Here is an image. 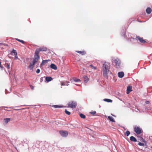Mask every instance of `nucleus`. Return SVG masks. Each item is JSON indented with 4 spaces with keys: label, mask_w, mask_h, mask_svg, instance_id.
Wrapping results in <instances>:
<instances>
[{
    "label": "nucleus",
    "mask_w": 152,
    "mask_h": 152,
    "mask_svg": "<svg viewBox=\"0 0 152 152\" xmlns=\"http://www.w3.org/2000/svg\"><path fill=\"white\" fill-rule=\"evenodd\" d=\"M110 67V64L108 62H105L103 65V75L105 77H107V75L109 73Z\"/></svg>",
    "instance_id": "nucleus-1"
},
{
    "label": "nucleus",
    "mask_w": 152,
    "mask_h": 152,
    "mask_svg": "<svg viewBox=\"0 0 152 152\" xmlns=\"http://www.w3.org/2000/svg\"><path fill=\"white\" fill-rule=\"evenodd\" d=\"M134 129V131L137 134H140L142 132V129L140 127L135 126Z\"/></svg>",
    "instance_id": "nucleus-2"
},
{
    "label": "nucleus",
    "mask_w": 152,
    "mask_h": 152,
    "mask_svg": "<svg viewBox=\"0 0 152 152\" xmlns=\"http://www.w3.org/2000/svg\"><path fill=\"white\" fill-rule=\"evenodd\" d=\"M39 59V54H36V52H35V55L34 56V60L32 62L33 63V64H35L38 61Z\"/></svg>",
    "instance_id": "nucleus-3"
},
{
    "label": "nucleus",
    "mask_w": 152,
    "mask_h": 152,
    "mask_svg": "<svg viewBox=\"0 0 152 152\" xmlns=\"http://www.w3.org/2000/svg\"><path fill=\"white\" fill-rule=\"evenodd\" d=\"M76 105V103L73 101L70 102L68 104V107L72 108L75 107Z\"/></svg>",
    "instance_id": "nucleus-4"
},
{
    "label": "nucleus",
    "mask_w": 152,
    "mask_h": 152,
    "mask_svg": "<svg viewBox=\"0 0 152 152\" xmlns=\"http://www.w3.org/2000/svg\"><path fill=\"white\" fill-rule=\"evenodd\" d=\"M47 50V48L45 47H42L39 49H37L35 51L36 53L37 54H39V52L40 51H46Z\"/></svg>",
    "instance_id": "nucleus-5"
},
{
    "label": "nucleus",
    "mask_w": 152,
    "mask_h": 152,
    "mask_svg": "<svg viewBox=\"0 0 152 152\" xmlns=\"http://www.w3.org/2000/svg\"><path fill=\"white\" fill-rule=\"evenodd\" d=\"M60 133L61 135L63 137H66L68 135V132L67 131H60Z\"/></svg>",
    "instance_id": "nucleus-6"
},
{
    "label": "nucleus",
    "mask_w": 152,
    "mask_h": 152,
    "mask_svg": "<svg viewBox=\"0 0 152 152\" xmlns=\"http://www.w3.org/2000/svg\"><path fill=\"white\" fill-rule=\"evenodd\" d=\"M136 38L138 39L140 42L143 43H145L146 42V41L143 39V38L140 37L139 36H137Z\"/></svg>",
    "instance_id": "nucleus-7"
},
{
    "label": "nucleus",
    "mask_w": 152,
    "mask_h": 152,
    "mask_svg": "<svg viewBox=\"0 0 152 152\" xmlns=\"http://www.w3.org/2000/svg\"><path fill=\"white\" fill-rule=\"evenodd\" d=\"M115 64V66H118L120 65V61L119 59H116L114 60V62Z\"/></svg>",
    "instance_id": "nucleus-8"
},
{
    "label": "nucleus",
    "mask_w": 152,
    "mask_h": 152,
    "mask_svg": "<svg viewBox=\"0 0 152 152\" xmlns=\"http://www.w3.org/2000/svg\"><path fill=\"white\" fill-rule=\"evenodd\" d=\"M132 87L130 86H129L127 88L126 90V93L129 94L130 92L132 91Z\"/></svg>",
    "instance_id": "nucleus-9"
},
{
    "label": "nucleus",
    "mask_w": 152,
    "mask_h": 152,
    "mask_svg": "<svg viewBox=\"0 0 152 152\" xmlns=\"http://www.w3.org/2000/svg\"><path fill=\"white\" fill-rule=\"evenodd\" d=\"M118 75L120 78H122L124 76V73L123 72H119L118 73Z\"/></svg>",
    "instance_id": "nucleus-10"
},
{
    "label": "nucleus",
    "mask_w": 152,
    "mask_h": 152,
    "mask_svg": "<svg viewBox=\"0 0 152 152\" xmlns=\"http://www.w3.org/2000/svg\"><path fill=\"white\" fill-rule=\"evenodd\" d=\"M50 67L52 68L54 70H56L57 69V67L56 66L53 64H51Z\"/></svg>",
    "instance_id": "nucleus-11"
},
{
    "label": "nucleus",
    "mask_w": 152,
    "mask_h": 152,
    "mask_svg": "<svg viewBox=\"0 0 152 152\" xmlns=\"http://www.w3.org/2000/svg\"><path fill=\"white\" fill-rule=\"evenodd\" d=\"M83 78L84 80V81L85 83H87L88 81V77L86 75L83 76Z\"/></svg>",
    "instance_id": "nucleus-12"
},
{
    "label": "nucleus",
    "mask_w": 152,
    "mask_h": 152,
    "mask_svg": "<svg viewBox=\"0 0 152 152\" xmlns=\"http://www.w3.org/2000/svg\"><path fill=\"white\" fill-rule=\"evenodd\" d=\"M130 140L132 142H136L137 140L133 136H132L130 137Z\"/></svg>",
    "instance_id": "nucleus-13"
},
{
    "label": "nucleus",
    "mask_w": 152,
    "mask_h": 152,
    "mask_svg": "<svg viewBox=\"0 0 152 152\" xmlns=\"http://www.w3.org/2000/svg\"><path fill=\"white\" fill-rule=\"evenodd\" d=\"M76 52L77 53L80 54H81L82 55H84L86 54V52L84 50H83L82 51H76Z\"/></svg>",
    "instance_id": "nucleus-14"
},
{
    "label": "nucleus",
    "mask_w": 152,
    "mask_h": 152,
    "mask_svg": "<svg viewBox=\"0 0 152 152\" xmlns=\"http://www.w3.org/2000/svg\"><path fill=\"white\" fill-rule=\"evenodd\" d=\"M151 11H152L151 9L149 7H148L146 9V13L148 14H150L151 12Z\"/></svg>",
    "instance_id": "nucleus-15"
},
{
    "label": "nucleus",
    "mask_w": 152,
    "mask_h": 152,
    "mask_svg": "<svg viewBox=\"0 0 152 152\" xmlns=\"http://www.w3.org/2000/svg\"><path fill=\"white\" fill-rule=\"evenodd\" d=\"M45 80L47 82H49L52 80V78L51 77H45Z\"/></svg>",
    "instance_id": "nucleus-16"
},
{
    "label": "nucleus",
    "mask_w": 152,
    "mask_h": 152,
    "mask_svg": "<svg viewBox=\"0 0 152 152\" xmlns=\"http://www.w3.org/2000/svg\"><path fill=\"white\" fill-rule=\"evenodd\" d=\"M33 63L32 62L30 63L29 66V68L30 70H31L33 69V66L34 65V64H33Z\"/></svg>",
    "instance_id": "nucleus-17"
},
{
    "label": "nucleus",
    "mask_w": 152,
    "mask_h": 152,
    "mask_svg": "<svg viewBox=\"0 0 152 152\" xmlns=\"http://www.w3.org/2000/svg\"><path fill=\"white\" fill-rule=\"evenodd\" d=\"M10 118H4V122L6 124H7L8 122H9L10 121Z\"/></svg>",
    "instance_id": "nucleus-18"
},
{
    "label": "nucleus",
    "mask_w": 152,
    "mask_h": 152,
    "mask_svg": "<svg viewBox=\"0 0 152 152\" xmlns=\"http://www.w3.org/2000/svg\"><path fill=\"white\" fill-rule=\"evenodd\" d=\"M104 101L108 102H112V100L108 99H104Z\"/></svg>",
    "instance_id": "nucleus-19"
},
{
    "label": "nucleus",
    "mask_w": 152,
    "mask_h": 152,
    "mask_svg": "<svg viewBox=\"0 0 152 152\" xmlns=\"http://www.w3.org/2000/svg\"><path fill=\"white\" fill-rule=\"evenodd\" d=\"M108 119L110 120V121H112V122H115V120H114V119L113 118L111 117V116H109L108 117Z\"/></svg>",
    "instance_id": "nucleus-20"
},
{
    "label": "nucleus",
    "mask_w": 152,
    "mask_h": 152,
    "mask_svg": "<svg viewBox=\"0 0 152 152\" xmlns=\"http://www.w3.org/2000/svg\"><path fill=\"white\" fill-rule=\"evenodd\" d=\"M66 83H69V81H66V82L65 83H64L63 82H61V86H65V85H66V86H68V85H67L66 84Z\"/></svg>",
    "instance_id": "nucleus-21"
},
{
    "label": "nucleus",
    "mask_w": 152,
    "mask_h": 152,
    "mask_svg": "<svg viewBox=\"0 0 152 152\" xmlns=\"http://www.w3.org/2000/svg\"><path fill=\"white\" fill-rule=\"evenodd\" d=\"M15 39L18 41L22 43L23 44H24L25 43V42L24 41H23V40H20V39H19L18 38H15Z\"/></svg>",
    "instance_id": "nucleus-22"
},
{
    "label": "nucleus",
    "mask_w": 152,
    "mask_h": 152,
    "mask_svg": "<svg viewBox=\"0 0 152 152\" xmlns=\"http://www.w3.org/2000/svg\"><path fill=\"white\" fill-rule=\"evenodd\" d=\"M52 107H54L55 108H61L62 107L61 106L58 105H53Z\"/></svg>",
    "instance_id": "nucleus-23"
},
{
    "label": "nucleus",
    "mask_w": 152,
    "mask_h": 152,
    "mask_svg": "<svg viewBox=\"0 0 152 152\" xmlns=\"http://www.w3.org/2000/svg\"><path fill=\"white\" fill-rule=\"evenodd\" d=\"M130 134V132L129 131H127L126 132L124 133V134L128 136Z\"/></svg>",
    "instance_id": "nucleus-24"
},
{
    "label": "nucleus",
    "mask_w": 152,
    "mask_h": 152,
    "mask_svg": "<svg viewBox=\"0 0 152 152\" xmlns=\"http://www.w3.org/2000/svg\"><path fill=\"white\" fill-rule=\"evenodd\" d=\"M47 60H43L42 61V62L41 65H42L44 64L45 63H46L47 62Z\"/></svg>",
    "instance_id": "nucleus-25"
},
{
    "label": "nucleus",
    "mask_w": 152,
    "mask_h": 152,
    "mask_svg": "<svg viewBox=\"0 0 152 152\" xmlns=\"http://www.w3.org/2000/svg\"><path fill=\"white\" fill-rule=\"evenodd\" d=\"M80 117L82 118H86L85 115L83 114H80Z\"/></svg>",
    "instance_id": "nucleus-26"
},
{
    "label": "nucleus",
    "mask_w": 152,
    "mask_h": 152,
    "mask_svg": "<svg viewBox=\"0 0 152 152\" xmlns=\"http://www.w3.org/2000/svg\"><path fill=\"white\" fill-rule=\"evenodd\" d=\"M89 66L91 67V68L94 69H96L97 68L96 67L94 66L92 64H91L89 65Z\"/></svg>",
    "instance_id": "nucleus-27"
},
{
    "label": "nucleus",
    "mask_w": 152,
    "mask_h": 152,
    "mask_svg": "<svg viewBox=\"0 0 152 152\" xmlns=\"http://www.w3.org/2000/svg\"><path fill=\"white\" fill-rule=\"evenodd\" d=\"M73 80L74 81L76 82H78L80 81V79H77V78H74Z\"/></svg>",
    "instance_id": "nucleus-28"
},
{
    "label": "nucleus",
    "mask_w": 152,
    "mask_h": 152,
    "mask_svg": "<svg viewBox=\"0 0 152 152\" xmlns=\"http://www.w3.org/2000/svg\"><path fill=\"white\" fill-rule=\"evenodd\" d=\"M65 113L66 114L68 115H70L71 114V113L70 112L68 111L66 109L65 111Z\"/></svg>",
    "instance_id": "nucleus-29"
},
{
    "label": "nucleus",
    "mask_w": 152,
    "mask_h": 152,
    "mask_svg": "<svg viewBox=\"0 0 152 152\" xmlns=\"http://www.w3.org/2000/svg\"><path fill=\"white\" fill-rule=\"evenodd\" d=\"M6 64V66L7 67V69H9L10 68V64L7 63V64Z\"/></svg>",
    "instance_id": "nucleus-30"
},
{
    "label": "nucleus",
    "mask_w": 152,
    "mask_h": 152,
    "mask_svg": "<svg viewBox=\"0 0 152 152\" xmlns=\"http://www.w3.org/2000/svg\"><path fill=\"white\" fill-rule=\"evenodd\" d=\"M138 145L140 146H144V144L143 143H142L140 142L138 143Z\"/></svg>",
    "instance_id": "nucleus-31"
},
{
    "label": "nucleus",
    "mask_w": 152,
    "mask_h": 152,
    "mask_svg": "<svg viewBox=\"0 0 152 152\" xmlns=\"http://www.w3.org/2000/svg\"><path fill=\"white\" fill-rule=\"evenodd\" d=\"M96 113V112L95 111H92L90 112V113L93 115H95Z\"/></svg>",
    "instance_id": "nucleus-32"
},
{
    "label": "nucleus",
    "mask_w": 152,
    "mask_h": 152,
    "mask_svg": "<svg viewBox=\"0 0 152 152\" xmlns=\"http://www.w3.org/2000/svg\"><path fill=\"white\" fill-rule=\"evenodd\" d=\"M15 59H18V57L17 53H16L15 54Z\"/></svg>",
    "instance_id": "nucleus-33"
},
{
    "label": "nucleus",
    "mask_w": 152,
    "mask_h": 152,
    "mask_svg": "<svg viewBox=\"0 0 152 152\" xmlns=\"http://www.w3.org/2000/svg\"><path fill=\"white\" fill-rule=\"evenodd\" d=\"M12 53H14V55L15 54V53H17L16 52V50H13L12 51Z\"/></svg>",
    "instance_id": "nucleus-34"
},
{
    "label": "nucleus",
    "mask_w": 152,
    "mask_h": 152,
    "mask_svg": "<svg viewBox=\"0 0 152 152\" xmlns=\"http://www.w3.org/2000/svg\"><path fill=\"white\" fill-rule=\"evenodd\" d=\"M40 72V70L39 69H37V71H36V72L37 73H39Z\"/></svg>",
    "instance_id": "nucleus-35"
},
{
    "label": "nucleus",
    "mask_w": 152,
    "mask_h": 152,
    "mask_svg": "<svg viewBox=\"0 0 152 152\" xmlns=\"http://www.w3.org/2000/svg\"><path fill=\"white\" fill-rule=\"evenodd\" d=\"M30 88L32 90H33L34 89V87L33 86L31 85H30Z\"/></svg>",
    "instance_id": "nucleus-36"
},
{
    "label": "nucleus",
    "mask_w": 152,
    "mask_h": 152,
    "mask_svg": "<svg viewBox=\"0 0 152 152\" xmlns=\"http://www.w3.org/2000/svg\"><path fill=\"white\" fill-rule=\"evenodd\" d=\"M0 67L1 68V69H4V67H3V66H1V65H0Z\"/></svg>",
    "instance_id": "nucleus-37"
},
{
    "label": "nucleus",
    "mask_w": 152,
    "mask_h": 152,
    "mask_svg": "<svg viewBox=\"0 0 152 152\" xmlns=\"http://www.w3.org/2000/svg\"><path fill=\"white\" fill-rule=\"evenodd\" d=\"M145 103L147 104H148L149 103V101H147L145 102Z\"/></svg>",
    "instance_id": "nucleus-38"
},
{
    "label": "nucleus",
    "mask_w": 152,
    "mask_h": 152,
    "mask_svg": "<svg viewBox=\"0 0 152 152\" xmlns=\"http://www.w3.org/2000/svg\"><path fill=\"white\" fill-rule=\"evenodd\" d=\"M42 78H43V77H42L41 78V79H40L41 82H42Z\"/></svg>",
    "instance_id": "nucleus-39"
},
{
    "label": "nucleus",
    "mask_w": 152,
    "mask_h": 152,
    "mask_svg": "<svg viewBox=\"0 0 152 152\" xmlns=\"http://www.w3.org/2000/svg\"><path fill=\"white\" fill-rule=\"evenodd\" d=\"M142 140H143V138H142Z\"/></svg>",
    "instance_id": "nucleus-40"
}]
</instances>
